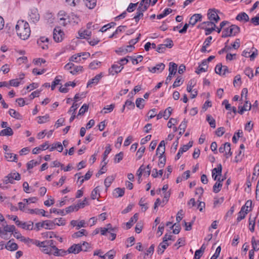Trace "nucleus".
Instances as JSON below:
<instances>
[{"mask_svg":"<svg viewBox=\"0 0 259 259\" xmlns=\"http://www.w3.org/2000/svg\"><path fill=\"white\" fill-rule=\"evenodd\" d=\"M134 49H135L134 46H132L131 45H129L120 48L119 49V51L120 52L125 54L126 53L132 52Z\"/></svg>","mask_w":259,"mask_h":259,"instance_id":"obj_39","label":"nucleus"},{"mask_svg":"<svg viewBox=\"0 0 259 259\" xmlns=\"http://www.w3.org/2000/svg\"><path fill=\"white\" fill-rule=\"evenodd\" d=\"M17 35L22 39H27L30 35V28L28 22L24 20H18L15 26Z\"/></svg>","mask_w":259,"mask_h":259,"instance_id":"obj_1","label":"nucleus"},{"mask_svg":"<svg viewBox=\"0 0 259 259\" xmlns=\"http://www.w3.org/2000/svg\"><path fill=\"white\" fill-rule=\"evenodd\" d=\"M222 167L221 164H219L218 167L214 168L212 170V177L214 180H217L218 176H221L222 174Z\"/></svg>","mask_w":259,"mask_h":259,"instance_id":"obj_20","label":"nucleus"},{"mask_svg":"<svg viewBox=\"0 0 259 259\" xmlns=\"http://www.w3.org/2000/svg\"><path fill=\"white\" fill-rule=\"evenodd\" d=\"M196 81L194 79H191L187 84V91L188 92H191L193 88L196 85Z\"/></svg>","mask_w":259,"mask_h":259,"instance_id":"obj_46","label":"nucleus"},{"mask_svg":"<svg viewBox=\"0 0 259 259\" xmlns=\"http://www.w3.org/2000/svg\"><path fill=\"white\" fill-rule=\"evenodd\" d=\"M206 120L208 122L210 126L212 128L215 127V120L210 115H207L206 116Z\"/></svg>","mask_w":259,"mask_h":259,"instance_id":"obj_54","label":"nucleus"},{"mask_svg":"<svg viewBox=\"0 0 259 259\" xmlns=\"http://www.w3.org/2000/svg\"><path fill=\"white\" fill-rule=\"evenodd\" d=\"M208 68V65L207 64V61H203L202 63L199 65L195 72L199 74L202 72H204L207 71Z\"/></svg>","mask_w":259,"mask_h":259,"instance_id":"obj_16","label":"nucleus"},{"mask_svg":"<svg viewBox=\"0 0 259 259\" xmlns=\"http://www.w3.org/2000/svg\"><path fill=\"white\" fill-rule=\"evenodd\" d=\"M41 251L44 252L45 254H53V252H54V250L50 246H49L48 245L45 246V247L41 249Z\"/></svg>","mask_w":259,"mask_h":259,"instance_id":"obj_53","label":"nucleus"},{"mask_svg":"<svg viewBox=\"0 0 259 259\" xmlns=\"http://www.w3.org/2000/svg\"><path fill=\"white\" fill-rule=\"evenodd\" d=\"M218 182H217L213 186V191L217 193L220 191L222 187V182L224 180L223 179H222L221 180L220 178H219L217 180Z\"/></svg>","mask_w":259,"mask_h":259,"instance_id":"obj_25","label":"nucleus"},{"mask_svg":"<svg viewBox=\"0 0 259 259\" xmlns=\"http://www.w3.org/2000/svg\"><path fill=\"white\" fill-rule=\"evenodd\" d=\"M99 189L98 187H96L92 192L91 193V198L92 199H95L96 198L98 199V196H100V194L99 193Z\"/></svg>","mask_w":259,"mask_h":259,"instance_id":"obj_56","label":"nucleus"},{"mask_svg":"<svg viewBox=\"0 0 259 259\" xmlns=\"http://www.w3.org/2000/svg\"><path fill=\"white\" fill-rule=\"evenodd\" d=\"M18 248L17 244L16 243L11 242V240L9 241L5 245V248L11 251L16 250Z\"/></svg>","mask_w":259,"mask_h":259,"instance_id":"obj_24","label":"nucleus"},{"mask_svg":"<svg viewBox=\"0 0 259 259\" xmlns=\"http://www.w3.org/2000/svg\"><path fill=\"white\" fill-rule=\"evenodd\" d=\"M58 18L60 25L65 26L70 22V16L64 11H59L58 14Z\"/></svg>","mask_w":259,"mask_h":259,"instance_id":"obj_4","label":"nucleus"},{"mask_svg":"<svg viewBox=\"0 0 259 259\" xmlns=\"http://www.w3.org/2000/svg\"><path fill=\"white\" fill-rule=\"evenodd\" d=\"M81 251H89L92 248L91 245L87 242H83L80 244Z\"/></svg>","mask_w":259,"mask_h":259,"instance_id":"obj_43","label":"nucleus"},{"mask_svg":"<svg viewBox=\"0 0 259 259\" xmlns=\"http://www.w3.org/2000/svg\"><path fill=\"white\" fill-rule=\"evenodd\" d=\"M101 62L97 60H94L89 65V68L92 70L97 69L101 66Z\"/></svg>","mask_w":259,"mask_h":259,"instance_id":"obj_42","label":"nucleus"},{"mask_svg":"<svg viewBox=\"0 0 259 259\" xmlns=\"http://www.w3.org/2000/svg\"><path fill=\"white\" fill-rule=\"evenodd\" d=\"M79 104L77 103L74 102L72 106L70 108L68 111V113L75 114L76 109L79 107Z\"/></svg>","mask_w":259,"mask_h":259,"instance_id":"obj_55","label":"nucleus"},{"mask_svg":"<svg viewBox=\"0 0 259 259\" xmlns=\"http://www.w3.org/2000/svg\"><path fill=\"white\" fill-rule=\"evenodd\" d=\"M230 146L231 144L228 142L225 143L224 144L222 145L220 148H219V152L220 153H226V151H229L230 149Z\"/></svg>","mask_w":259,"mask_h":259,"instance_id":"obj_37","label":"nucleus"},{"mask_svg":"<svg viewBox=\"0 0 259 259\" xmlns=\"http://www.w3.org/2000/svg\"><path fill=\"white\" fill-rule=\"evenodd\" d=\"M21 177L19 173L14 172L11 173L6 177L4 179V182L7 184L8 183H13L14 180H20Z\"/></svg>","mask_w":259,"mask_h":259,"instance_id":"obj_6","label":"nucleus"},{"mask_svg":"<svg viewBox=\"0 0 259 259\" xmlns=\"http://www.w3.org/2000/svg\"><path fill=\"white\" fill-rule=\"evenodd\" d=\"M145 11V10H144V9L139 6L137 10L136 14L134 17L136 22H138L140 18L143 16V13Z\"/></svg>","mask_w":259,"mask_h":259,"instance_id":"obj_26","label":"nucleus"},{"mask_svg":"<svg viewBox=\"0 0 259 259\" xmlns=\"http://www.w3.org/2000/svg\"><path fill=\"white\" fill-rule=\"evenodd\" d=\"M207 16L210 21H213L215 23L220 20V17L214 9L209 10L207 13Z\"/></svg>","mask_w":259,"mask_h":259,"instance_id":"obj_8","label":"nucleus"},{"mask_svg":"<svg viewBox=\"0 0 259 259\" xmlns=\"http://www.w3.org/2000/svg\"><path fill=\"white\" fill-rule=\"evenodd\" d=\"M145 100L143 98H138L136 101V106L140 109L144 107Z\"/></svg>","mask_w":259,"mask_h":259,"instance_id":"obj_49","label":"nucleus"},{"mask_svg":"<svg viewBox=\"0 0 259 259\" xmlns=\"http://www.w3.org/2000/svg\"><path fill=\"white\" fill-rule=\"evenodd\" d=\"M169 245V244L167 242H166L163 241L159 245L158 248V253L159 254H162L164 252V250L166 248V247Z\"/></svg>","mask_w":259,"mask_h":259,"instance_id":"obj_35","label":"nucleus"},{"mask_svg":"<svg viewBox=\"0 0 259 259\" xmlns=\"http://www.w3.org/2000/svg\"><path fill=\"white\" fill-rule=\"evenodd\" d=\"M236 20L240 21L247 22L249 21V17L247 14L244 12L239 13L236 18Z\"/></svg>","mask_w":259,"mask_h":259,"instance_id":"obj_27","label":"nucleus"},{"mask_svg":"<svg viewBox=\"0 0 259 259\" xmlns=\"http://www.w3.org/2000/svg\"><path fill=\"white\" fill-rule=\"evenodd\" d=\"M13 135V131L10 127H8L0 132L1 136H10Z\"/></svg>","mask_w":259,"mask_h":259,"instance_id":"obj_28","label":"nucleus"},{"mask_svg":"<svg viewBox=\"0 0 259 259\" xmlns=\"http://www.w3.org/2000/svg\"><path fill=\"white\" fill-rule=\"evenodd\" d=\"M26 213L30 214H41L44 217H47L48 218H50L49 215H46V211L44 209H29L28 208L26 211Z\"/></svg>","mask_w":259,"mask_h":259,"instance_id":"obj_12","label":"nucleus"},{"mask_svg":"<svg viewBox=\"0 0 259 259\" xmlns=\"http://www.w3.org/2000/svg\"><path fill=\"white\" fill-rule=\"evenodd\" d=\"M9 113L11 116L17 119H21L22 118V115L14 109H10L9 111Z\"/></svg>","mask_w":259,"mask_h":259,"instance_id":"obj_31","label":"nucleus"},{"mask_svg":"<svg viewBox=\"0 0 259 259\" xmlns=\"http://www.w3.org/2000/svg\"><path fill=\"white\" fill-rule=\"evenodd\" d=\"M49 118L50 116L48 114H46L45 115L42 116H38L37 117V122L39 124L46 123L49 121Z\"/></svg>","mask_w":259,"mask_h":259,"instance_id":"obj_47","label":"nucleus"},{"mask_svg":"<svg viewBox=\"0 0 259 259\" xmlns=\"http://www.w3.org/2000/svg\"><path fill=\"white\" fill-rule=\"evenodd\" d=\"M55 149H57L58 152H61L63 150V147L62 144L60 142H57L52 145V147L50 149V151H53Z\"/></svg>","mask_w":259,"mask_h":259,"instance_id":"obj_29","label":"nucleus"},{"mask_svg":"<svg viewBox=\"0 0 259 259\" xmlns=\"http://www.w3.org/2000/svg\"><path fill=\"white\" fill-rule=\"evenodd\" d=\"M115 178L113 176L107 177L104 181V184L106 188H108L114 181Z\"/></svg>","mask_w":259,"mask_h":259,"instance_id":"obj_50","label":"nucleus"},{"mask_svg":"<svg viewBox=\"0 0 259 259\" xmlns=\"http://www.w3.org/2000/svg\"><path fill=\"white\" fill-rule=\"evenodd\" d=\"M165 68V65L162 63H160L158 64H157L155 66L149 68V71L153 73H160Z\"/></svg>","mask_w":259,"mask_h":259,"instance_id":"obj_14","label":"nucleus"},{"mask_svg":"<svg viewBox=\"0 0 259 259\" xmlns=\"http://www.w3.org/2000/svg\"><path fill=\"white\" fill-rule=\"evenodd\" d=\"M116 230V228H113L110 224H108L106 227L101 228V234L102 235L108 236V238L111 240H114L116 236V234L114 233Z\"/></svg>","mask_w":259,"mask_h":259,"instance_id":"obj_2","label":"nucleus"},{"mask_svg":"<svg viewBox=\"0 0 259 259\" xmlns=\"http://www.w3.org/2000/svg\"><path fill=\"white\" fill-rule=\"evenodd\" d=\"M85 6L90 9H93L96 5V0H83Z\"/></svg>","mask_w":259,"mask_h":259,"instance_id":"obj_34","label":"nucleus"},{"mask_svg":"<svg viewBox=\"0 0 259 259\" xmlns=\"http://www.w3.org/2000/svg\"><path fill=\"white\" fill-rule=\"evenodd\" d=\"M61 76H57L55 77L54 80L53 81L51 85V89L52 90H54L56 87V86L60 83L61 81Z\"/></svg>","mask_w":259,"mask_h":259,"instance_id":"obj_57","label":"nucleus"},{"mask_svg":"<svg viewBox=\"0 0 259 259\" xmlns=\"http://www.w3.org/2000/svg\"><path fill=\"white\" fill-rule=\"evenodd\" d=\"M215 23L213 22V21L209 20V21L202 23L200 27L202 28H204V27H213L212 26H213V25H215Z\"/></svg>","mask_w":259,"mask_h":259,"instance_id":"obj_59","label":"nucleus"},{"mask_svg":"<svg viewBox=\"0 0 259 259\" xmlns=\"http://www.w3.org/2000/svg\"><path fill=\"white\" fill-rule=\"evenodd\" d=\"M124 194V188H116L113 192V195L115 197H122Z\"/></svg>","mask_w":259,"mask_h":259,"instance_id":"obj_36","label":"nucleus"},{"mask_svg":"<svg viewBox=\"0 0 259 259\" xmlns=\"http://www.w3.org/2000/svg\"><path fill=\"white\" fill-rule=\"evenodd\" d=\"M73 69L70 71V73L73 75L76 74L77 73L82 71V67L80 66H74Z\"/></svg>","mask_w":259,"mask_h":259,"instance_id":"obj_60","label":"nucleus"},{"mask_svg":"<svg viewBox=\"0 0 259 259\" xmlns=\"http://www.w3.org/2000/svg\"><path fill=\"white\" fill-rule=\"evenodd\" d=\"M81 251L80 244H74L67 250L69 253H78Z\"/></svg>","mask_w":259,"mask_h":259,"instance_id":"obj_15","label":"nucleus"},{"mask_svg":"<svg viewBox=\"0 0 259 259\" xmlns=\"http://www.w3.org/2000/svg\"><path fill=\"white\" fill-rule=\"evenodd\" d=\"M151 2V0H142L140 3L139 7L146 11L149 7Z\"/></svg>","mask_w":259,"mask_h":259,"instance_id":"obj_38","label":"nucleus"},{"mask_svg":"<svg viewBox=\"0 0 259 259\" xmlns=\"http://www.w3.org/2000/svg\"><path fill=\"white\" fill-rule=\"evenodd\" d=\"M54 223L55 225V227L56 226H64L66 224V221L64 219L62 218H56L54 220Z\"/></svg>","mask_w":259,"mask_h":259,"instance_id":"obj_41","label":"nucleus"},{"mask_svg":"<svg viewBox=\"0 0 259 259\" xmlns=\"http://www.w3.org/2000/svg\"><path fill=\"white\" fill-rule=\"evenodd\" d=\"M240 28L235 25H232L230 27L225 28L222 32V37H227L234 36L239 32Z\"/></svg>","mask_w":259,"mask_h":259,"instance_id":"obj_3","label":"nucleus"},{"mask_svg":"<svg viewBox=\"0 0 259 259\" xmlns=\"http://www.w3.org/2000/svg\"><path fill=\"white\" fill-rule=\"evenodd\" d=\"M255 225V218H249V229L251 232H253L254 231Z\"/></svg>","mask_w":259,"mask_h":259,"instance_id":"obj_48","label":"nucleus"},{"mask_svg":"<svg viewBox=\"0 0 259 259\" xmlns=\"http://www.w3.org/2000/svg\"><path fill=\"white\" fill-rule=\"evenodd\" d=\"M245 103L243 106L238 107V113L240 114H242L244 111L250 110L251 107V103L248 101L244 100Z\"/></svg>","mask_w":259,"mask_h":259,"instance_id":"obj_18","label":"nucleus"},{"mask_svg":"<svg viewBox=\"0 0 259 259\" xmlns=\"http://www.w3.org/2000/svg\"><path fill=\"white\" fill-rule=\"evenodd\" d=\"M118 64H113L111 67L108 69V73L109 75H114L120 72L123 68V67Z\"/></svg>","mask_w":259,"mask_h":259,"instance_id":"obj_11","label":"nucleus"},{"mask_svg":"<svg viewBox=\"0 0 259 259\" xmlns=\"http://www.w3.org/2000/svg\"><path fill=\"white\" fill-rule=\"evenodd\" d=\"M126 107L129 109H134L135 108V104L131 100H127L123 105V109Z\"/></svg>","mask_w":259,"mask_h":259,"instance_id":"obj_61","label":"nucleus"},{"mask_svg":"<svg viewBox=\"0 0 259 259\" xmlns=\"http://www.w3.org/2000/svg\"><path fill=\"white\" fill-rule=\"evenodd\" d=\"M216 73L221 75H225L229 72L228 67L226 66H222L221 64H218L215 68Z\"/></svg>","mask_w":259,"mask_h":259,"instance_id":"obj_10","label":"nucleus"},{"mask_svg":"<svg viewBox=\"0 0 259 259\" xmlns=\"http://www.w3.org/2000/svg\"><path fill=\"white\" fill-rule=\"evenodd\" d=\"M138 214L135 213L133 217H132L130 221L126 223V227L127 229H130L133 225L137 221L138 219Z\"/></svg>","mask_w":259,"mask_h":259,"instance_id":"obj_21","label":"nucleus"},{"mask_svg":"<svg viewBox=\"0 0 259 259\" xmlns=\"http://www.w3.org/2000/svg\"><path fill=\"white\" fill-rule=\"evenodd\" d=\"M114 255L115 252L110 250L104 255H100V257L102 259H112Z\"/></svg>","mask_w":259,"mask_h":259,"instance_id":"obj_40","label":"nucleus"},{"mask_svg":"<svg viewBox=\"0 0 259 259\" xmlns=\"http://www.w3.org/2000/svg\"><path fill=\"white\" fill-rule=\"evenodd\" d=\"M202 17L200 14L193 15L190 19L189 24L192 26L195 25L198 22L201 21Z\"/></svg>","mask_w":259,"mask_h":259,"instance_id":"obj_17","label":"nucleus"},{"mask_svg":"<svg viewBox=\"0 0 259 259\" xmlns=\"http://www.w3.org/2000/svg\"><path fill=\"white\" fill-rule=\"evenodd\" d=\"M15 231V227L14 225H6L4 227V233H6V235H7V233H13Z\"/></svg>","mask_w":259,"mask_h":259,"instance_id":"obj_45","label":"nucleus"},{"mask_svg":"<svg viewBox=\"0 0 259 259\" xmlns=\"http://www.w3.org/2000/svg\"><path fill=\"white\" fill-rule=\"evenodd\" d=\"M123 157V153L122 152H119L117 154L114 158V161L115 163H119Z\"/></svg>","mask_w":259,"mask_h":259,"instance_id":"obj_63","label":"nucleus"},{"mask_svg":"<svg viewBox=\"0 0 259 259\" xmlns=\"http://www.w3.org/2000/svg\"><path fill=\"white\" fill-rule=\"evenodd\" d=\"M81 57V54L79 53V54L73 55L70 58L69 60L70 61L78 63V62H80L82 60Z\"/></svg>","mask_w":259,"mask_h":259,"instance_id":"obj_52","label":"nucleus"},{"mask_svg":"<svg viewBox=\"0 0 259 259\" xmlns=\"http://www.w3.org/2000/svg\"><path fill=\"white\" fill-rule=\"evenodd\" d=\"M5 156L6 159L9 161H16L17 159V156L16 154L10 152H6Z\"/></svg>","mask_w":259,"mask_h":259,"instance_id":"obj_32","label":"nucleus"},{"mask_svg":"<svg viewBox=\"0 0 259 259\" xmlns=\"http://www.w3.org/2000/svg\"><path fill=\"white\" fill-rule=\"evenodd\" d=\"M16 224L22 229L26 230H32L33 229V223L29 221L28 222H22L20 221H17Z\"/></svg>","mask_w":259,"mask_h":259,"instance_id":"obj_7","label":"nucleus"},{"mask_svg":"<svg viewBox=\"0 0 259 259\" xmlns=\"http://www.w3.org/2000/svg\"><path fill=\"white\" fill-rule=\"evenodd\" d=\"M115 108V105L112 104L110 105H107L101 110V113L104 114L111 112Z\"/></svg>","mask_w":259,"mask_h":259,"instance_id":"obj_30","label":"nucleus"},{"mask_svg":"<svg viewBox=\"0 0 259 259\" xmlns=\"http://www.w3.org/2000/svg\"><path fill=\"white\" fill-rule=\"evenodd\" d=\"M63 32L59 27L54 29L53 38L56 42H60L63 40Z\"/></svg>","mask_w":259,"mask_h":259,"instance_id":"obj_9","label":"nucleus"},{"mask_svg":"<svg viewBox=\"0 0 259 259\" xmlns=\"http://www.w3.org/2000/svg\"><path fill=\"white\" fill-rule=\"evenodd\" d=\"M44 228L49 230H53L55 228L53 220H46L43 221Z\"/></svg>","mask_w":259,"mask_h":259,"instance_id":"obj_23","label":"nucleus"},{"mask_svg":"<svg viewBox=\"0 0 259 259\" xmlns=\"http://www.w3.org/2000/svg\"><path fill=\"white\" fill-rule=\"evenodd\" d=\"M87 232L85 230L81 229V230L75 233L73 235V237L74 238L80 237L83 235H86Z\"/></svg>","mask_w":259,"mask_h":259,"instance_id":"obj_62","label":"nucleus"},{"mask_svg":"<svg viewBox=\"0 0 259 259\" xmlns=\"http://www.w3.org/2000/svg\"><path fill=\"white\" fill-rule=\"evenodd\" d=\"M251 245L253 250L257 251L259 250V240L256 241L254 237L251 238Z\"/></svg>","mask_w":259,"mask_h":259,"instance_id":"obj_44","label":"nucleus"},{"mask_svg":"<svg viewBox=\"0 0 259 259\" xmlns=\"http://www.w3.org/2000/svg\"><path fill=\"white\" fill-rule=\"evenodd\" d=\"M39 164V162H38L34 160H30L27 164V169H31L33 167L35 166L36 165H37Z\"/></svg>","mask_w":259,"mask_h":259,"instance_id":"obj_64","label":"nucleus"},{"mask_svg":"<svg viewBox=\"0 0 259 259\" xmlns=\"http://www.w3.org/2000/svg\"><path fill=\"white\" fill-rule=\"evenodd\" d=\"M172 111V109L171 107H168L163 112V114L164 115V118L165 120H167L169 118Z\"/></svg>","mask_w":259,"mask_h":259,"instance_id":"obj_51","label":"nucleus"},{"mask_svg":"<svg viewBox=\"0 0 259 259\" xmlns=\"http://www.w3.org/2000/svg\"><path fill=\"white\" fill-rule=\"evenodd\" d=\"M103 76V73H100L96 75L93 78L90 80L87 83V87H92L93 85L97 84L99 80Z\"/></svg>","mask_w":259,"mask_h":259,"instance_id":"obj_13","label":"nucleus"},{"mask_svg":"<svg viewBox=\"0 0 259 259\" xmlns=\"http://www.w3.org/2000/svg\"><path fill=\"white\" fill-rule=\"evenodd\" d=\"M177 70V65L173 62L169 63V74L170 75H175Z\"/></svg>","mask_w":259,"mask_h":259,"instance_id":"obj_33","label":"nucleus"},{"mask_svg":"<svg viewBox=\"0 0 259 259\" xmlns=\"http://www.w3.org/2000/svg\"><path fill=\"white\" fill-rule=\"evenodd\" d=\"M145 148L144 146H142L139 149V150H138V151L136 153V156L137 157L138 160H139L142 158V157L145 152Z\"/></svg>","mask_w":259,"mask_h":259,"instance_id":"obj_58","label":"nucleus"},{"mask_svg":"<svg viewBox=\"0 0 259 259\" xmlns=\"http://www.w3.org/2000/svg\"><path fill=\"white\" fill-rule=\"evenodd\" d=\"M78 35L80 38L84 39L87 38V37L91 36L92 32L88 29L83 30H80L78 31Z\"/></svg>","mask_w":259,"mask_h":259,"instance_id":"obj_22","label":"nucleus"},{"mask_svg":"<svg viewBox=\"0 0 259 259\" xmlns=\"http://www.w3.org/2000/svg\"><path fill=\"white\" fill-rule=\"evenodd\" d=\"M39 20V15L36 9H31L29 13L28 20L30 23L34 24L37 22Z\"/></svg>","mask_w":259,"mask_h":259,"instance_id":"obj_5","label":"nucleus"},{"mask_svg":"<svg viewBox=\"0 0 259 259\" xmlns=\"http://www.w3.org/2000/svg\"><path fill=\"white\" fill-rule=\"evenodd\" d=\"M165 152V142L164 141H161L157 149H156V154L159 155V157H161L162 156L163 154Z\"/></svg>","mask_w":259,"mask_h":259,"instance_id":"obj_19","label":"nucleus"}]
</instances>
